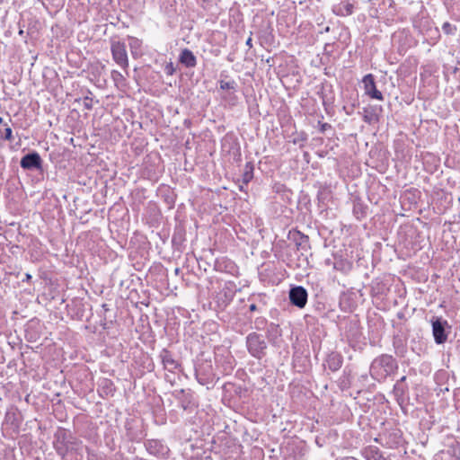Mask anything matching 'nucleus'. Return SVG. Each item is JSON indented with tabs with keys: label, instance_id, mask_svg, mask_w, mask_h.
<instances>
[{
	"label": "nucleus",
	"instance_id": "f257e3e1",
	"mask_svg": "<svg viewBox=\"0 0 460 460\" xmlns=\"http://www.w3.org/2000/svg\"><path fill=\"white\" fill-rule=\"evenodd\" d=\"M398 368L396 360L388 354L376 358L370 366L371 376L378 382L385 380Z\"/></svg>",
	"mask_w": 460,
	"mask_h": 460
},
{
	"label": "nucleus",
	"instance_id": "f03ea898",
	"mask_svg": "<svg viewBox=\"0 0 460 460\" xmlns=\"http://www.w3.org/2000/svg\"><path fill=\"white\" fill-rule=\"evenodd\" d=\"M248 353L256 359H261L267 355L268 344L262 334L256 332H250L245 338Z\"/></svg>",
	"mask_w": 460,
	"mask_h": 460
},
{
	"label": "nucleus",
	"instance_id": "7ed1b4c3",
	"mask_svg": "<svg viewBox=\"0 0 460 460\" xmlns=\"http://www.w3.org/2000/svg\"><path fill=\"white\" fill-rule=\"evenodd\" d=\"M195 376L197 381L202 385H213L216 379V374L213 371L211 360L199 359L195 365Z\"/></svg>",
	"mask_w": 460,
	"mask_h": 460
},
{
	"label": "nucleus",
	"instance_id": "20e7f679",
	"mask_svg": "<svg viewBox=\"0 0 460 460\" xmlns=\"http://www.w3.org/2000/svg\"><path fill=\"white\" fill-rule=\"evenodd\" d=\"M432 327V335L437 344H444L451 332V326L448 322L441 316H433L430 319Z\"/></svg>",
	"mask_w": 460,
	"mask_h": 460
},
{
	"label": "nucleus",
	"instance_id": "39448f33",
	"mask_svg": "<svg viewBox=\"0 0 460 460\" xmlns=\"http://www.w3.org/2000/svg\"><path fill=\"white\" fill-rule=\"evenodd\" d=\"M111 52L112 59L128 74V68L129 66L128 53L126 49V44L120 40H111Z\"/></svg>",
	"mask_w": 460,
	"mask_h": 460
},
{
	"label": "nucleus",
	"instance_id": "423d86ee",
	"mask_svg": "<svg viewBox=\"0 0 460 460\" xmlns=\"http://www.w3.org/2000/svg\"><path fill=\"white\" fill-rule=\"evenodd\" d=\"M71 436L66 430L58 431L55 434L53 447L58 456L65 457L69 450L72 449Z\"/></svg>",
	"mask_w": 460,
	"mask_h": 460
},
{
	"label": "nucleus",
	"instance_id": "0eeeda50",
	"mask_svg": "<svg viewBox=\"0 0 460 460\" xmlns=\"http://www.w3.org/2000/svg\"><path fill=\"white\" fill-rule=\"evenodd\" d=\"M290 304L299 309L304 308L308 300V292L302 286H293L288 292Z\"/></svg>",
	"mask_w": 460,
	"mask_h": 460
},
{
	"label": "nucleus",
	"instance_id": "6e6552de",
	"mask_svg": "<svg viewBox=\"0 0 460 460\" xmlns=\"http://www.w3.org/2000/svg\"><path fill=\"white\" fill-rule=\"evenodd\" d=\"M42 164L43 160L41 159L40 154L36 151H31L25 155H23L20 161V165L23 170L33 171V170H40L42 171Z\"/></svg>",
	"mask_w": 460,
	"mask_h": 460
},
{
	"label": "nucleus",
	"instance_id": "1a4fd4ad",
	"mask_svg": "<svg viewBox=\"0 0 460 460\" xmlns=\"http://www.w3.org/2000/svg\"><path fill=\"white\" fill-rule=\"evenodd\" d=\"M172 395L178 401L180 407L184 411H191L196 407L194 396L190 390H175Z\"/></svg>",
	"mask_w": 460,
	"mask_h": 460
},
{
	"label": "nucleus",
	"instance_id": "9d476101",
	"mask_svg": "<svg viewBox=\"0 0 460 460\" xmlns=\"http://www.w3.org/2000/svg\"><path fill=\"white\" fill-rule=\"evenodd\" d=\"M288 238L289 241L295 243L297 251H301L302 255H304V252H308V250L310 249L308 235L303 234L302 232L296 229L289 230Z\"/></svg>",
	"mask_w": 460,
	"mask_h": 460
},
{
	"label": "nucleus",
	"instance_id": "9b49d317",
	"mask_svg": "<svg viewBox=\"0 0 460 460\" xmlns=\"http://www.w3.org/2000/svg\"><path fill=\"white\" fill-rule=\"evenodd\" d=\"M363 84L366 93L372 99L379 101L384 99L382 93L376 89L375 77L372 74H367L363 77Z\"/></svg>",
	"mask_w": 460,
	"mask_h": 460
},
{
	"label": "nucleus",
	"instance_id": "f8f14e48",
	"mask_svg": "<svg viewBox=\"0 0 460 460\" xmlns=\"http://www.w3.org/2000/svg\"><path fill=\"white\" fill-rule=\"evenodd\" d=\"M145 447L149 454L158 457L165 456L169 452V448L164 445L162 441L157 439H149L146 441Z\"/></svg>",
	"mask_w": 460,
	"mask_h": 460
},
{
	"label": "nucleus",
	"instance_id": "ddd939ff",
	"mask_svg": "<svg viewBox=\"0 0 460 460\" xmlns=\"http://www.w3.org/2000/svg\"><path fill=\"white\" fill-rule=\"evenodd\" d=\"M234 296V292L228 288H224L222 290H220L215 298L217 309L224 311L232 302Z\"/></svg>",
	"mask_w": 460,
	"mask_h": 460
},
{
	"label": "nucleus",
	"instance_id": "4468645a",
	"mask_svg": "<svg viewBox=\"0 0 460 460\" xmlns=\"http://www.w3.org/2000/svg\"><path fill=\"white\" fill-rule=\"evenodd\" d=\"M354 10L355 3H351L349 0H342L332 6L333 13L341 17L351 15L354 13Z\"/></svg>",
	"mask_w": 460,
	"mask_h": 460
},
{
	"label": "nucleus",
	"instance_id": "2eb2a0df",
	"mask_svg": "<svg viewBox=\"0 0 460 460\" xmlns=\"http://www.w3.org/2000/svg\"><path fill=\"white\" fill-rule=\"evenodd\" d=\"M342 355L337 351H332L327 355L324 367H327L332 372H336L342 367Z\"/></svg>",
	"mask_w": 460,
	"mask_h": 460
},
{
	"label": "nucleus",
	"instance_id": "dca6fc26",
	"mask_svg": "<svg viewBox=\"0 0 460 460\" xmlns=\"http://www.w3.org/2000/svg\"><path fill=\"white\" fill-rule=\"evenodd\" d=\"M159 358H161L164 367L170 372H173V370L180 366L173 358L172 352L167 349H163L161 350Z\"/></svg>",
	"mask_w": 460,
	"mask_h": 460
},
{
	"label": "nucleus",
	"instance_id": "f3484780",
	"mask_svg": "<svg viewBox=\"0 0 460 460\" xmlns=\"http://www.w3.org/2000/svg\"><path fill=\"white\" fill-rule=\"evenodd\" d=\"M179 62L188 68H193L197 66V58L193 52L189 49H183L181 51Z\"/></svg>",
	"mask_w": 460,
	"mask_h": 460
},
{
	"label": "nucleus",
	"instance_id": "a211bd4d",
	"mask_svg": "<svg viewBox=\"0 0 460 460\" xmlns=\"http://www.w3.org/2000/svg\"><path fill=\"white\" fill-rule=\"evenodd\" d=\"M345 334L348 340L358 341L361 336L360 325L358 321H349L346 327Z\"/></svg>",
	"mask_w": 460,
	"mask_h": 460
},
{
	"label": "nucleus",
	"instance_id": "6ab92c4d",
	"mask_svg": "<svg viewBox=\"0 0 460 460\" xmlns=\"http://www.w3.org/2000/svg\"><path fill=\"white\" fill-rule=\"evenodd\" d=\"M266 335L269 342L276 345L278 340L282 336V330L279 324L270 323L266 329Z\"/></svg>",
	"mask_w": 460,
	"mask_h": 460
},
{
	"label": "nucleus",
	"instance_id": "aec40b11",
	"mask_svg": "<svg viewBox=\"0 0 460 460\" xmlns=\"http://www.w3.org/2000/svg\"><path fill=\"white\" fill-rule=\"evenodd\" d=\"M319 95L322 99L323 105L327 109V106H330L334 102V94L332 91V84H323L321 92H319Z\"/></svg>",
	"mask_w": 460,
	"mask_h": 460
},
{
	"label": "nucleus",
	"instance_id": "412c9836",
	"mask_svg": "<svg viewBox=\"0 0 460 460\" xmlns=\"http://www.w3.org/2000/svg\"><path fill=\"white\" fill-rule=\"evenodd\" d=\"M128 46L130 49L131 56L133 58H138L143 55L142 45L143 41L138 38L133 36H128Z\"/></svg>",
	"mask_w": 460,
	"mask_h": 460
},
{
	"label": "nucleus",
	"instance_id": "4be33fe9",
	"mask_svg": "<svg viewBox=\"0 0 460 460\" xmlns=\"http://www.w3.org/2000/svg\"><path fill=\"white\" fill-rule=\"evenodd\" d=\"M283 460H305V454L302 448L293 447L288 448V453L285 455Z\"/></svg>",
	"mask_w": 460,
	"mask_h": 460
},
{
	"label": "nucleus",
	"instance_id": "5701e85b",
	"mask_svg": "<svg viewBox=\"0 0 460 460\" xmlns=\"http://www.w3.org/2000/svg\"><path fill=\"white\" fill-rule=\"evenodd\" d=\"M365 455L369 460H390L389 456H385L376 447H369Z\"/></svg>",
	"mask_w": 460,
	"mask_h": 460
},
{
	"label": "nucleus",
	"instance_id": "b1692460",
	"mask_svg": "<svg viewBox=\"0 0 460 460\" xmlns=\"http://www.w3.org/2000/svg\"><path fill=\"white\" fill-rule=\"evenodd\" d=\"M350 373L351 371L346 367L343 370L342 376L339 379V387L341 390H346L350 387L351 381H350Z\"/></svg>",
	"mask_w": 460,
	"mask_h": 460
},
{
	"label": "nucleus",
	"instance_id": "393cba45",
	"mask_svg": "<svg viewBox=\"0 0 460 460\" xmlns=\"http://www.w3.org/2000/svg\"><path fill=\"white\" fill-rule=\"evenodd\" d=\"M254 166L252 162H248L245 164L244 172L242 175L243 183L247 185L253 178Z\"/></svg>",
	"mask_w": 460,
	"mask_h": 460
},
{
	"label": "nucleus",
	"instance_id": "a878e982",
	"mask_svg": "<svg viewBox=\"0 0 460 460\" xmlns=\"http://www.w3.org/2000/svg\"><path fill=\"white\" fill-rule=\"evenodd\" d=\"M115 392L114 384L110 379H104L101 385V395L104 394L105 395H113Z\"/></svg>",
	"mask_w": 460,
	"mask_h": 460
},
{
	"label": "nucleus",
	"instance_id": "bb28decb",
	"mask_svg": "<svg viewBox=\"0 0 460 460\" xmlns=\"http://www.w3.org/2000/svg\"><path fill=\"white\" fill-rule=\"evenodd\" d=\"M408 391V386L402 383H395L394 385V394L396 397L397 401L402 400L404 394Z\"/></svg>",
	"mask_w": 460,
	"mask_h": 460
},
{
	"label": "nucleus",
	"instance_id": "cd10ccee",
	"mask_svg": "<svg viewBox=\"0 0 460 460\" xmlns=\"http://www.w3.org/2000/svg\"><path fill=\"white\" fill-rule=\"evenodd\" d=\"M367 208L360 202H354L353 214L357 219H361L367 216Z\"/></svg>",
	"mask_w": 460,
	"mask_h": 460
},
{
	"label": "nucleus",
	"instance_id": "c85d7f7f",
	"mask_svg": "<svg viewBox=\"0 0 460 460\" xmlns=\"http://www.w3.org/2000/svg\"><path fill=\"white\" fill-rule=\"evenodd\" d=\"M87 460H104V455L93 448L85 447Z\"/></svg>",
	"mask_w": 460,
	"mask_h": 460
},
{
	"label": "nucleus",
	"instance_id": "c756f323",
	"mask_svg": "<svg viewBox=\"0 0 460 460\" xmlns=\"http://www.w3.org/2000/svg\"><path fill=\"white\" fill-rule=\"evenodd\" d=\"M111 77L113 80L116 86H123L126 84L125 76L118 70H112L111 72Z\"/></svg>",
	"mask_w": 460,
	"mask_h": 460
},
{
	"label": "nucleus",
	"instance_id": "7c9ffc66",
	"mask_svg": "<svg viewBox=\"0 0 460 460\" xmlns=\"http://www.w3.org/2000/svg\"><path fill=\"white\" fill-rule=\"evenodd\" d=\"M349 263H348L346 261H343L342 259H336L334 258L333 261V269L341 272H346L348 270H349Z\"/></svg>",
	"mask_w": 460,
	"mask_h": 460
},
{
	"label": "nucleus",
	"instance_id": "2f4dec72",
	"mask_svg": "<svg viewBox=\"0 0 460 460\" xmlns=\"http://www.w3.org/2000/svg\"><path fill=\"white\" fill-rule=\"evenodd\" d=\"M253 328L257 331H262L264 329H267L268 327V321L263 316H258L256 317L253 322Z\"/></svg>",
	"mask_w": 460,
	"mask_h": 460
},
{
	"label": "nucleus",
	"instance_id": "473e14b6",
	"mask_svg": "<svg viewBox=\"0 0 460 460\" xmlns=\"http://www.w3.org/2000/svg\"><path fill=\"white\" fill-rule=\"evenodd\" d=\"M219 85H220L221 90L234 91L237 87V83L234 80H230V81L220 80Z\"/></svg>",
	"mask_w": 460,
	"mask_h": 460
},
{
	"label": "nucleus",
	"instance_id": "72a5a7b5",
	"mask_svg": "<svg viewBox=\"0 0 460 460\" xmlns=\"http://www.w3.org/2000/svg\"><path fill=\"white\" fill-rule=\"evenodd\" d=\"M442 31L447 35H453L456 31V27L455 25L451 24L450 22H446L442 25Z\"/></svg>",
	"mask_w": 460,
	"mask_h": 460
},
{
	"label": "nucleus",
	"instance_id": "f704fd0d",
	"mask_svg": "<svg viewBox=\"0 0 460 460\" xmlns=\"http://www.w3.org/2000/svg\"><path fill=\"white\" fill-rule=\"evenodd\" d=\"M175 71L176 69L172 62H169L164 66V72L167 75H172L175 73Z\"/></svg>",
	"mask_w": 460,
	"mask_h": 460
},
{
	"label": "nucleus",
	"instance_id": "c9c22d12",
	"mask_svg": "<svg viewBox=\"0 0 460 460\" xmlns=\"http://www.w3.org/2000/svg\"><path fill=\"white\" fill-rule=\"evenodd\" d=\"M226 363V365H225V367H224V373L226 375H227V374L231 373V371L234 368V366H233L231 360H228Z\"/></svg>",
	"mask_w": 460,
	"mask_h": 460
},
{
	"label": "nucleus",
	"instance_id": "e433bc0d",
	"mask_svg": "<svg viewBox=\"0 0 460 460\" xmlns=\"http://www.w3.org/2000/svg\"><path fill=\"white\" fill-rule=\"evenodd\" d=\"M92 98L90 97H85L84 100V106L86 110H92L93 109V104H92Z\"/></svg>",
	"mask_w": 460,
	"mask_h": 460
},
{
	"label": "nucleus",
	"instance_id": "4c0bfd02",
	"mask_svg": "<svg viewBox=\"0 0 460 460\" xmlns=\"http://www.w3.org/2000/svg\"><path fill=\"white\" fill-rule=\"evenodd\" d=\"M319 125H320V131L322 133H324L326 130L332 128V126L331 124L327 123V122H319Z\"/></svg>",
	"mask_w": 460,
	"mask_h": 460
},
{
	"label": "nucleus",
	"instance_id": "58836bf2",
	"mask_svg": "<svg viewBox=\"0 0 460 460\" xmlns=\"http://www.w3.org/2000/svg\"><path fill=\"white\" fill-rule=\"evenodd\" d=\"M249 311L250 312H261L262 308L258 307L257 305L253 303L249 305Z\"/></svg>",
	"mask_w": 460,
	"mask_h": 460
},
{
	"label": "nucleus",
	"instance_id": "ea45409f",
	"mask_svg": "<svg viewBox=\"0 0 460 460\" xmlns=\"http://www.w3.org/2000/svg\"><path fill=\"white\" fill-rule=\"evenodd\" d=\"M31 275L30 273H26L24 279H22V282H31Z\"/></svg>",
	"mask_w": 460,
	"mask_h": 460
},
{
	"label": "nucleus",
	"instance_id": "a19ab883",
	"mask_svg": "<svg viewBox=\"0 0 460 460\" xmlns=\"http://www.w3.org/2000/svg\"><path fill=\"white\" fill-rule=\"evenodd\" d=\"M333 261H334V259L332 260V259L328 258V259H326L324 261V264L326 266H332L333 267Z\"/></svg>",
	"mask_w": 460,
	"mask_h": 460
},
{
	"label": "nucleus",
	"instance_id": "79ce46f5",
	"mask_svg": "<svg viewBox=\"0 0 460 460\" xmlns=\"http://www.w3.org/2000/svg\"><path fill=\"white\" fill-rule=\"evenodd\" d=\"M246 46L251 49L252 48V37H249L245 42Z\"/></svg>",
	"mask_w": 460,
	"mask_h": 460
},
{
	"label": "nucleus",
	"instance_id": "37998d69",
	"mask_svg": "<svg viewBox=\"0 0 460 460\" xmlns=\"http://www.w3.org/2000/svg\"><path fill=\"white\" fill-rule=\"evenodd\" d=\"M396 353H397V354H400V355H402V353H403V348H402V347L401 349L397 348V349H396Z\"/></svg>",
	"mask_w": 460,
	"mask_h": 460
},
{
	"label": "nucleus",
	"instance_id": "c03bdc74",
	"mask_svg": "<svg viewBox=\"0 0 460 460\" xmlns=\"http://www.w3.org/2000/svg\"><path fill=\"white\" fill-rule=\"evenodd\" d=\"M405 380H406V376H403L396 383H402V384H404Z\"/></svg>",
	"mask_w": 460,
	"mask_h": 460
},
{
	"label": "nucleus",
	"instance_id": "a18cd8bd",
	"mask_svg": "<svg viewBox=\"0 0 460 460\" xmlns=\"http://www.w3.org/2000/svg\"><path fill=\"white\" fill-rule=\"evenodd\" d=\"M216 269H217V270H221V263L217 262V263H216Z\"/></svg>",
	"mask_w": 460,
	"mask_h": 460
},
{
	"label": "nucleus",
	"instance_id": "49530a36",
	"mask_svg": "<svg viewBox=\"0 0 460 460\" xmlns=\"http://www.w3.org/2000/svg\"><path fill=\"white\" fill-rule=\"evenodd\" d=\"M343 109L346 111V113H347V114H350V113H351V111H352V110H351V111H349V109H347L345 106L343 107Z\"/></svg>",
	"mask_w": 460,
	"mask_h": 460
},
{
	"label": "nucleus",
	"instance_id": "de8ad7c7",
	"mask_svg": "<svg viewBox=\"0 0 460 460\" xmlns=\"http://www.w3.org/2000/svg\"><path fill=\"white\" fill-rule=\"evenodd\" d=\"M343 109L346 111V113H347V114H350V113H351V111H352V110H351V111H349V109H347L345 106L343 107Z\"/></svg>",
	"mask_w": 460,
	"mask_h": 460
},
{
	"label": "nucleus",
	"instance_id": "09e8293b",
	"mask_svg": "<svg viewBox=\"0 0 460 460\" xmlns=\"http://www.w3.org/2000/svg\"><path fill=\"white\" fill-rule=\"evenodd\" d=\"M24 31L22 29L19 30V35L23 36Z\"/></svg>",
	"mask_w": 460,
	"mask_h": 460
},
{
	"label": "nucleus",
	"instance_id": "8fccbe9b",
	"mask_svg": "<svg viewBox=\"0 0 460 460\" xmlns=\"http://www.w3.org/2000/svg\"><path fill=\"white\" fill-rule=\"evenodd\" d=\"M230 99H231V100H233V101H234V100H235V99H236V95H234V94L232 95V94H230Z\"/></svg>",
	"mask_w": 460,
	"mask_h": 460
},
{
	"label": "nucleus",
	"instance_id": "3c124183",
	"mask_svg": "<svg viewBox=\"0 0 460 460\" xmlns=\"http://www.w3.org/2000/svg\"><path fill=\"white\" fill-rule=\"evenodd\" d=\"M343 460H357V459H356V458H354V457H346V458H344Z\"/></svg>",
	"mask_w": 460,
	"mask_h": 460
},
{
	"label": "nucleus",
	"instance_id": "603ef678",
	"mask_svg": "<svg viewBox=\"0 0 460 460\" xmlns=\"http://www.w3.org/2000/svg\"><path fill=\"white\" fill-rule=\"evenodd\" d=\"M184 123H186V125H189V124H190V121L187 122V120H184Z\"/></svg>",
	"mask_w": 460,
	"mask_h": 460
},
{
	"label": "nucleus",
	"instance_id": "864d4df0",
	"mask_svg": "<svg viewBox=\"0 0 460 460\" xmlns=\"http://www.w3.org/2000/svg\"><path fill=\"white\" fill-rule=\"evenodd\" d=\"M184 123H186V125H189V124H190V121L187 122V120H184Z\"/></svg>",
	"mask_w": 460,
	"mask_h": 460
},
{
	"label": "nucleus",
	"instance_id": "5fc2aeb1",
	"mask_svg": "<svg viewBox=\"0 0 460 460\" xmlns=\"http://www.w3.org/2000/svg\"><path fill=\"white\" fill-rule=\"evenodd\" d=\"M184 123H186V125H189V124H190V121L187 122V120H184Z\"/></svg>",
	"mask_w": 460,
	"mask_h": 460
},
{
	"label": "nucleus",
	"instance_id": "6e6d98bb",
	"mask_svg": "<svg viewBox=\"0 0 460 460\" xmlns=\"http://www.w3.org/2000/svg\"><path fill=\"white\" fill-rule=\"evenodd\" d=\"M179 270H179L178 268H177V269H175V273H176V274H178V273H179Z\"/></svg>",
	"mask_w": 460,
	"mask_h": 460
},
{
	"label": "nucleus",
	"instance_id": "4d7b16f0",
	"mask_svg": "<svg viewBox=\"0 0 460 460\" xmlns=\"http://www.w3.org/2000/svg\"><path fill=\"white\" fill-rule=\"evenodd\" d=\"M4 0H0V5L3 4Z\"/></svg>",
	"mask_w": 460,
	"mask_h": 460
},
{
	"label": "nucleus",
	"instance_id": "13d9d810",
	"mask_svg": "<svg viewBox=\"0 0 460 460\" xmlns=\"http://www.w3.org/2000/svg\"><path fill=\"white\" fill-rule=\"evenodd\" d=\"M3 123V118L0 117V124Z\"/></svg>",
	"mask_w": 460,
	"mask_h": 460
}]
</instances>
